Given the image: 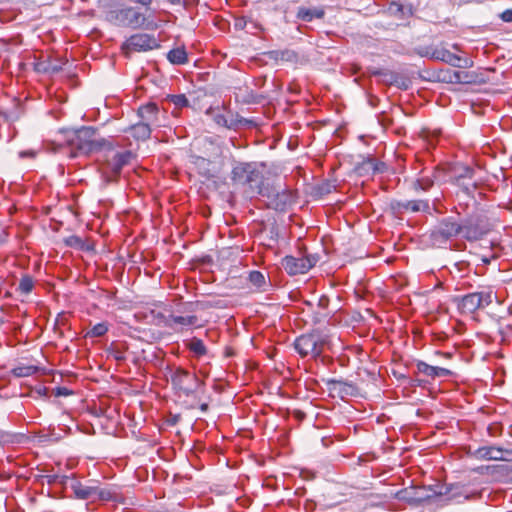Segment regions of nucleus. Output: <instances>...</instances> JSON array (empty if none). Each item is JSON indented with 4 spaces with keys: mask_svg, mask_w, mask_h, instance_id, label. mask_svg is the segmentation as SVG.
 Segmentation results:
<instances>
[{
    "mask_svg": "<svg viewBox=\"0 0 512 512\" xmlns=\"http://www.w3.org/2000/svg\"><path fill=\"white\" fill-rule=\"evenodd\" d=\"M67 243L70 245V246H76V245H79L81 243V239L77 236H72L70 237L68 240H67Z\"/></svg>",
    "mask_w": 512,
    "mask_h": 512,
    "instance_id": "72a5a7b5",
    "label": "nucleus"
},
{
    "mask_svg": "<svg viewBox=\"0 0 512 512\" xmlns=\"http://www.w3.org/2000/svg\"><path fill=\"white\" fill-rule=\"evenodd\" d=\"M172 4H178L181 0H169Z\"/></svg>",
    "mask_w": 512,
    "mask_h": 512,
    "instance_id": "ea45409f",
    "label": "nucleus"
},
{
    "mask_svg": "<svg viewBox=\"0 0 512 512\" xmlns=\"http://www.w3.org/2000/svg\"><path fill=\"white\" fill-rule=\"evenodd\" d=\"M500 19L503 22L511 23L512 22V9H506L500 14Z\"/></svg>",
    "mask_w": 512,
    "mask_h": 512,
    "instance_id": "2f4dec72",
    "label": "nucleus"
},
{
    "mask_svg": "<svg viewBox=\"0 0 512 512\" xmlns=\"http://www.w3.org/2000/svg\"><path fill=\"white\" fill-rule=\"evenodd\" d=\"M96 485H87L78 480L71 484V490L75 498L80 500H95Z\"/></svg>",
    "mask_w": 512,
    "mask_h": 512,
    "instance_id": "4468645a",
    "label": "nucleus"
},
{
    "mask_svg": "<svg viewBox=\"0 0 512 512\" xmlns=\"http://www.w3.org/2000/svg\"><path fill=\"white\" fill-rule=\"evenodd\" d=\"M38 371V367L34 365L17 366L12 370V374L16 377H28L35 374Z\"/></svg>",
    "mask_w": 512,
    "mask_h": 512,
    "instance_id": "a878e982",
    "label": "nucleus"
},
{
    "mask_svg": "<svg viewBox=\"0 0 512 512\" xmlns=\"http://www.w3.org/2000/svg\"><path fill=\"white\" fill-rule=\"evenodd\" d=\"M482 261H483L485 264L490 263V260H489L488 258H485V257H484V258H482Z\"/></svg>",
    "mask_w": 512,
    "mask_h": 512,
    "instance_id": "58836bf2",
    "label": "nucleus"
},
{
    "mask_svg": "<svg viewBox=\"0 0 512 512\" xmlns=\"http://www.w3.org/2000/svg\"><path fill=\"white\" fill-rule=\"evenodd\" d=\"M473 173H474L473 169H471L469 167H466L465 168V174L460 175L459 179L462 178V177H469V178H471L473 176Z\"/></svg>",
    "mask_w": 512,
    "mask_h": 512,
    "instance_id": "f704fd0d",
    "label": "nucleus"
},
{
    "mask_svg": "<svg viewBox=\"0 0 512 512\" xmlns=\"http://www.w3.org/2000/svg\"><path fill=\"white\" fill-rule=\"evenodd\" d=\"M328 344V337L319 333H310L299 336L294 343L296 351L301 357H318Z\"/></svg>",
    "mask_w": 512,
    "mask_h": 512,
    "instance_id": "f03ea898",
    "label": "nucleus"
},
{
    "mask_svg": "<svg viewBox=\"0 0 512 512\" xmlns=\"http://www.w3.org/2000/svg\"><path fill=\"white\" fill-rule=\"evenodd\" d=\"M476 457L485 460H509L512 458V450L504 451L494 446H485L477 449Z\"/></svg>",
    "mask_w": 512,
    "mask_h": 512,
    "instance_id": "9b49d317",
    "label": "nucleus"
},
{
    "mask_svg": "<svg viewBox=\"0 0 512 512\" xmlns=\"http://www.w3.org/2000/svg\"><path fill=\"white\" fill-rule=\"evenodd\" d=\"M126 49L130 51H148L158 47L157 40L148 34L139 33L132 35L125 43Z\"/></svg>",
    "mask_w": 512,
    "mask_h": 512,
    "instance_id": "6e6552de",
    "label": "nucleus"
},
{
    "mask_svg": "<svg viewBox=\"0 0 512 512\" xmlns=\"http://www.w3.org/2000/svg\"><path fill=\"white\" fill-rule=\"evenodd\" d=\"M108 332V325L106 322L97 323L86 334L87 337H101Z\"/></svg>",
    "mask_w": 512,
    "mask_h": 512,
    "instance_id": "bb28decb",
    "label": "nucleus"
},
{
    "mask_svg": "<svg viewBox=\"0 0 512 512\" xmlns=\"http://www.w3.org/2000/svg\"><path fill=\"white\" fill-rule=\"evenodd\" d=\"M416 367L419 373L432 379H435L437 377H449L453 375V372L449 369L438 366H432L423 361H419Z\"/></svg>",
    "mask_w": 512,
    "mask_h": 512,
    "instance_id": "ddd939ff",
    "label": "nucleus"
},
{
    "mask_svg": "<svg viewBox=\"0 0 512 512\" xmlns=\"http://www.w3.org/2000/svg\"><path fill=\"white\" fill-rule=\"evenodd\" d=\"M59 394L67 395L68 393L66 392V389L63 388L59 390Z\"/></svg>",
    "mask_w": 512,
    "mask_h": 512,
    "instance_id": "e433bc0d",
    "label": "nucleus"
},
{
    "mask_svg": "<svg viewBox=\"0 0 512 512\" xmlns=\"http://www.w3.org/2000/svg\"><path fill=\"white\" fill-rule=\"evenodd\" d=\"M249 282L257 290L264 291L267 285L264 274L260 271H251L248 276Z\"/></svg>",
    "mask_w": 512,
    "mask_h": 512,
    "instance_id": "b1692460",
    "label": "nucleus"
},
{
    "mask_svg": "<svg viewBox=\"0 0 512 512\" xmlns=\"http://www.w3.org/2000/svg\"><path fill=\"white\" fill-rule=\"evenodd\" d=\"M8 238L7 228L0 225V244L4 243Z\"/></svg>",
    "mask_w": 512,
    "mask_h": 512,
    "instance_id": "473e14b6",
    "label": "nucleus"
},
{
    "mask_svg": "<svg viewBox=\"0 0 512 512\" xmlns=\"http://www.w3.org/2000/svg\"><path fill=\"white\" fill-rule=\"evenodd\" d=\"M291 203V194L288 192L278 193L275 199L272 200L271 205L276 210H284L288 204Z\"/></svg>",
    "mask_w": 512,
    "mask_h": 512,
    "instance_id": "393cba45",
    "label": "nucleus"
},
{
    "mask_svg": "<svg viewBox=\"0 0 512 512\" xmlns=\"http://www.w3.org/2000/svg\"><path fill=\"white\" fill-rule=\"evenodd\" d=\"M461 233L463 237L468 240H477L479 239L483 232L475 225H473L470 221H465L461 224Z\"/></svg>",
    "mask_w": 512,
    "mask_h": 512,
    "instance_id": "412c9836",
    "label": "nucleus"
},
{
    "mask_svg": "<svg viewBox=\"0 0 512 512\" xmlns=\"http://www.w3.org/2000/svg\"><path fill=\"white\" fill-rule=\"evenodd\" d=\"M461 230V224L449 218L443 220L439 224L437 230L433 233V236L435 240H448L459 235Z\"/></svg>",
    "mask_w": 512,
    "mask_h": 512,
    "instance_id": "9d476101",
    "label": "nucleus"
},
{
    "mask_svg": "<svg viewBox=\"0 0 512 512\" xmlns=\"http://www.w3.org/2000/svg\"><path fill=\"white\" fill-rule=\"evenodd\" d=\"M433 55L436 59H439V60L446 62L450 65H453L456 67L461 66L460 63L462 61V58L460 56L450 52L449 50H447L445 48L436 49L434 51Z\"/></svg>",
    "mask_w": 512,
    "mask_h": 512,
    "instance_id": "a211bd4d",
    "label": "nucleus"
},
{
    "mask_svg": "<svg viewBox=\"0 0 512 512\" xmlns=\"http://www.w3.org/2000/svg\"><path fill=\"white\" fill-rule=\"evenodd\" d=\"M168 100L173 103L176 108H183L189 105V101L184 94L169 95Z\"/></svg>",
    "mask_w": 512,
    "mask_h": 512,
    "instance_id": "c85d7f7f",
    "label": "nucleus"
},
{
    "mask_svg": "<svg viewBox=\"0 0 512 512\" xmlns=\"http://www.w3.org/2000/svg\"><path fill=\"white\" fill-rule=\"evenodd\" d=\"M130 133L136 140H146L151 135V125L141 121L130 127Z\"/></svg>",
    "mask_w": 512,
    "mask_h": 512,
    "instance_id": "6ab92c4d",
    "label": "nucleus"
},
{
    "mask_svg": "<svg viewBox=\"0 0 512 512\" xmlns=\"http://www.w3.org/2000/svg\"><path fill=\"white\" fill-rule=\"evenodd\" d=\"M167 59L174 65H183L188 62L187 52L184 47H177L170 50Z\"/></svg>",
    "mask_w": 512,
    "mask_h": 512,
    "instance_id": "aec40b11",
    "label": "nucleus"
},
{
    "mask_svg": "<svg viewBox=\"0 0 512 512\" xmlns=\"http://www.w3.org/2000/svg\"><path fill=\"white\" fill-rule=\"evenodd\" d=\"M133 154L130 151L116 153L113 158L103 166V176L107 182L116 181L120 176L122 168L129 164Z\"/></svg>",
    "mask_w": 512,
    "mask_h": 512,
    "instance_id": "423d86ee",
    "label": "nucleus"
},
{
    "mask_svg": "<svg viewBox=\"0 0 512 512\" xmlns=\"http://www.w3.org/2000/svg\"><path fill=\"white\" fill-rule=\"evenodd\" d=\"M67 143L74 150L73 156L98 151L108 144L93 127H82L70 132L67 136Z\"/></svg>",
    "mask_w": 512,
    "mask_h": 512,
    "instance_id": "f257e3e1",
    "label": "nucleus"
},
{
    "mask_svg": "<svg viewBox=\"0 0 512 512\" xmlns=\"http://www.w3.org/2000/svg\"><path fill=\"white\" fill-rule=\"evenodd\" d=\"M259 178V171L248 163L239 164L232 171V179L241 184H252L258 181Z\"/></svg>",
    "mask_w": 512,
    "mask_h": 512,
    "instance_id": "1a4fd4ad",
    "label": "nucleus"
},
{
    "mask_svg": "<svg viewBox=\"0 0 512 512\" xmlns=\"http://www.w3.org/2000/svg\"><path fill=\"white\" fill-rule=\"evenodd\" d=\"M436 354H437V355H440V356H442V357L448 358V359H449V358H451V356H452V355H451V353H448V352H441V351H437V352H436Z\"/></svg>",
    "mask_w": 512,
    "mask_h": 512,
    "instance_id": "c9c22d12",
    "label": "nucleus"
},
{
    "mask_svg": "<svg viewBox=\"0 0 512 512\" xmlns=\"http://www.w3.org/2000/svg\"><path fill=\"white\" fill-rule=\"evenodd\" d=\"M33 287V279L30 276L25 275L21 278L18 289L20 290V292L28 294L32 291Z\"/></svg>",
    "mask_w": 512,
    "mask_h": 512,
    "instance_id": "cd10ccee",
    "label": "nucleus"
},
{
    "mask_svg": "<svg viewBox=\"0 0 512 512\" xmlns=\"http://www.w3.org/2000/svg\"><path fill=\"white\" fill-rule=\"evenodd\" d=\"M433 186V180L429 177H422L414 183L415 189L428 190Z\"/></svg>",
    "mask_w": 512,
    "mask_h": 512,
    "instance_id": "c756f323",
    "label": "nucleus"
},
{
    "mask_svg": "<svg viewBox=\"0 0 512 512\" xmlns=\"http://www.w3.org/2000/svg\"><path fill=\"white\" fill-rule=\"evenodd\" d=\"M95 500L124 503V497L116 486L95 487Z\"/></svg>",
    "mask_w": 512,
    "mask_h": 512,
    "instance_id": "f8f14e48",
    "label": "nucleus"
},
{
    "mask_svg": "<svg viewBox=\"0 0 512 512\" xmlns=\"http://www.w3.org/2000/svg\"><path fill=\"white\" fill-rule=\"evenodd\" d=\"M392 207L397 212H420L429 210V203L426 200H411L405 202H396Z\"/></svg>",
    "mask_w": 512,
    "mask_h": 512,
    "instance_id": "2eb2a0df",
    "label": "nucleus"
},
{
    "mask_svg": "<svg viewBox=\"0 0 512 512\" xmlns=\"http://www.w3.org/2000/svg\"><path fill=\"white\" fill-rule=\"evenodd\" d=\"M201 408H202V410H205V409L207 408V405H206V404H204V405H202V407H201Z\"/></svg>",
    "mask_w": 512,
    "mask_h": 512,
    "instance_id": "a19ab883",
    "label": "nucleus"
},
{
    "mask_svg": "<svg viewBox=\"0 0 512 512\" xmlns=\"http://www.w3.org/2000/svg\"><path fill=\"white\" fill-rule=\"evenodd\" d=\"M187 348L196 356L202 357L207 354V348L204 342L199 338H192L187 344Z\"/></svg>",
    "mask_w": 512,
    "mask_h": 512,
    "instance_id": "5701e85b",
    "label": "nucleus"
},
{
    "mask_svg": "<svg viewBox=\"0 0 512 512\" xmlns=\"http://www.w3.org/2000/svg\"><path fill=\"white\" fill-rule=\"evenodd\" d=\"M494 299H497L496 293L491 288H487L463 296L459 308L463 314H473L475 311L489 306Z\"/></svg>",
    "mask_w": 512,
    "mask_h": 512,
    "instance_id": "7ed1b4c3",
    "label": "nucleus"
},
{
    "mask_svg": "<svg viewBox=\"0 0 512 512\" xmlns=\"http://www.w3.org/2000/svg\"><path fill=\"white\" fill-rule=\"evenodd\" d=\"M198 321L197 316L190 315V316H176V315H170L167 317L164 321V325L176 329L178 327L184 328V327H190L196 325Z\"/></svg>",
    "mask_w": 512,
    "mask_h": 512,
    "instance_id": "dca6fc26",
    "label": "nucleus"
},
{
    "mask_svg": "<svg viewBox=\"0 0 512 512\" xmlns=\"http://www.w3.org/2000/svg\"><path fill=\"white\" fill-rule=\"evenodd\" d=\"M107 19L116 26L131 28H139L146 21L145 16L132 7L111 10Z\"/></svg>",
    "mask_w": 512,
    "mask_h": 512,
    "instance_id": "20e7f679",
    "label": "nucleus"
},
{
    "mask_svg": "<svg viewBox=\"0 0 512 512\" xmlns=\"http://www.w3.org/2000/svg\"><path fill=\"white\" fill-rule=\"evenodd\" d=\"M315 263L316 258L312 256H286L282 260V266L289 275L307 273Z\"/></svg>",
    "mask_w": 512,
    "mask_h": 512,
    "instance_id": "0eeeda50",
    "label": "nucleus"
},
{
    "mask_svg": "<svg viewBox=\"0 0 512 512\" xmlns=\"http://www.w3.org/2000/svg\"><path fill=\"white\" fill-rule=\"evenodd\" d=\"M159 108L155 103H147L138 109V114L145 122L150 125H156L158 123Z\"/></svg>",
    "mask_w": 512,
    "mask_h": 512,
    "instance_id": "f3484780",
    "label": "nucleus"
},
{
    "mask_svg": "<svg viewBox=\"0 0 512 512\" xmlns=\"http://www.w3.org/2000/svg\"><path fill=\"white\" fill-rule=\"evenodd\" d=\"M324 16L323 9H309L300 7L297 12V17L303 21L310 22L314 18H322Z\"/></svg>",
    "mask_w": 512,
    "mask_h": 512,
    "instance_id": "4be33fe9",
    "label": "nucleus"
},
{
    "mask_svg": "<svg viewBox=\"0 0 512 512\" xmlns=\"http://www.w3.org/2000/svg\"><path fill=\"white\" fill-rule=\"evenodd\" d=\"M453 49L460 51V46L458 44H453Z\"/></svg>",
    "mask_w": 512,
    "mask_h": 512,
    "instance_id": "4c0bfd02",
    "label": "nucleus"
},
{
    "mask_svg": "<svg viewBox=\"0 0 512 512\" xmlns=\"http://www.w3.org/2000/svg\"><path fill=\"white\" fill-rule=\"evenodd\" d=\"M329 385H330L331 390L338 391V392H343V391L346 392L347 389L351 387V386L347 385L346 383H344L342 381H337V380H331L329 382Z\"/></svg>",
    "mask_w": 512,
    "mask_h": 512,
    "instance_id": "7c9ffc66",
    "label": "nucleus"
},
{
    "mask_svg": "<svg viewBox=\"0 0 512 512\" xmlns=\"http://www.w3.org/2000/svg\"><path fill=\"white\" fill-rule=\"evenodd\" d=\"M171 378L173 386L184 396L193 394L200 385L196 375L182 368H177Z\"/></svg>",
    "mask_w": 512,
    "mask_h": 512,
    "instance_id": "39448f33",
    "label": "nucleus"
}]
</instances>
